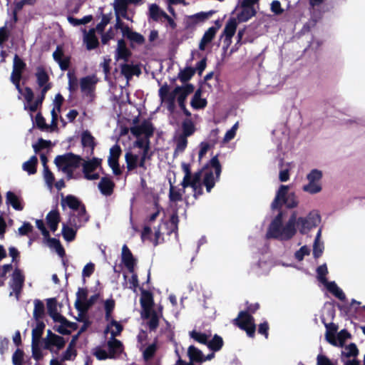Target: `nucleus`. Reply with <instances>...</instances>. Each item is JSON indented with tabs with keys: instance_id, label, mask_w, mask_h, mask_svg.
<instances>
[{
	"instance_id": "49530a36",
	"label": "nucleus",
	"mask_w": 365,
	"mask_h": 365,
	"mask_svg": "<svg viewBox=\"0 0 365 365\" xmlns=\"http://www.w3.org/2000/svg\"><path fill=\"white\" fill-rule=\"evenodd\" d=\"M141 306L143 307V313L154 310L153 307V299L150 294H143L140 299Z\"/></svg>"
},
{
	"instance_id": "e433bc0d",
	"label": "nucleus",
	"mask_w": 365,
	"mask_h": 365,
	"mask_svg": "<svg viewBox=\"0 0 365 365\" xmlns=\"http://www.w3.org/2000/svg\"><path fill=\"white\" fill-rule=\"evenodd\" d=\"M327 331L325 333L326 340L331 345H336L337 340L336 339V333L338 327L336 324L331 323L326 324Z\"/></svg>"
},
{
	"instance_id": "c03bdc74",
	"label": "nucleus",
	"mask_w": 365,
	"mask_h": 365,
	"mask_svg": "<svg viewBox=\"0 0 365 365\" xmlns=\"http://www.w3.org/2000/svg\"><path fill=\"white\" fill-rule=\"evenodd\" d=\"M359 350L355 344L351 343L347 346H343V350L341 351L342 357H355L358 355Z\"/></svg>"
},
{
	"instance_id": "6ab92c4d",
	"label": "nucleus",
	"mask_w": 365,
	"mask_h": 365,
	"mask_svg": "<svg viewBox=\"0 0 365 365\" xmlns=\"http://www.w3.org/2000/svg\"><path fill=\"white\" fill-rule=\"evenodd\" d=\"M44 340L46 349L50 351L53 350V347H56L58 350H60L66 344V341L63 337L53 334L51 330H48L47 336Z\"/></svg>"
},
{
	"instance_id": "473e14b6",
	"label": "nucleus",
	"mask_w": 365,
	"mask_h": 365,
	"mask_svg": "<svg viewBox=\"0 0 365 365\" xmlns=\"http://www.w3.org/2000/svg\"><path fill=\"white\" fill-rule=\"evenodd\" d=\"M322 284L330 293H331L339 299L341 301L345 299L346 296L344 292L337 286L335 282H329L328 280H327L326 282H323Z\"/></svg>"
},
{
	"instance_id": "6e6552de",
	"label": "nucleus",
	"mask_w": 365,
	"mask_h": 365,
	"mask_svg": "<svg viewBox=\"0 0 365 365\" xmlns=\"http://www.w3.org/2000/svg\"><path fill=\"white\" fill-rule=\"evenodd\" d=\"M320 221L321 217L317 211H312L307 216L299 217L296 213L295 227L301 234H307L317 227Z\"/></svg>"
},
{
	"instance_id": "37998d69",
	"label": "nucleus",
	"mask_w": 365,
	"mask_h": 365,
	"mask_svg": "<svg viewBox=\"0 0 365 365\" xmlns=\"http://www.w3.org/2000/svg\"><path fill=\"white\" fill-rule=\"evenodd\" d=\"M187 353L192 361H204V356L202 351L194 346H189Z\"/></svg>"
},
{
	"instance_id": "2f4dec72",
	"label": "nucleus",
	"mask_w": 365,
	"mask_h": 365,
	"mask_svg": "<svg viewBox=\"0 0 365 365\" xmlns=\"http://www.w3.org/2000/svg\"><path fill=\"white\" fill-rule=\"evenodd\" d=\"M322 284L330 293H331L339 299L341 301L345 299L346 296L344 292L337 286L335 282H329L328 280H327L326 282H323Z\"/></svg>"
},
{
	"instance_id": "412c9836",
	"label": "nucleus",
	"mask_w": 365,
	"mask_h": 365,
	"mask_svg": "<svg viewBox=\"0 0 365 365\" xmlns=\"http://www.w3.org/2000/svg\"><path fill=\"white\" fill-rule=\"evenodd\" d=\"M53 321L56 323L53 327V329L61 334H69L72 331L77 329L76 323L68 322L63 316L61 319H57Z\"/></svg>"
},
{
	"instance_id": "f8f14e48",
	"label": "nucleus",
	"mask_w": 365,
	"mask_h": 365,
	"mask_svg": "<svg viewBox=\"0 0 365 365\" xmlns=\"http://www.w3.org/2000/svg\"><path fill=\"white\" fill-rule=\"evenodd\" d=\"M237 324L246 331L249 336H253L255 331V324L253 317L246 312H241L235 319Z\"/></svg>"
},
{
	"instance_id": "72a5a7b5",
	"label": "nucleus",
	"mask_w": 365,
	"mask_h": 365,
	"mask_svg": "<svg viewBox=\"0 0 365 365\" xmlns=\"http://www.w3.org/2000/svg\"><path fill=\"white\" fill-rule=\"evenodd\" d=\"M108 349L110 358H114L122 352L123 344L116 339H109L108 341Z\"/></svg>"
},
{
	"instance_id": "09e8293b",
	"label": "nucleus",
	"mask_w": 365,
	"mask_h": 365,
	"mask_svg": "<svg viewBox=\"0 0 365 365\" xmlns=\"http://www.w3.org/2000/svg\"><path fill=\"white\" fill-rule=\"evenodd\" d=\"M37 164V158L34 155L31 158L23 164V169L28 172L29 174H34L36 173V165Z\"/></svg>"
},
{
	"instance_id": "5701e85b",
	"label": "nucleus",
	"mask_w": 365,
	"mask_h": 365,
	"mask_svg": "<svg viewBox=\"0 0 365 365\" xmlns=\"http://www.w3.org/2000/svg\"><path fill=\"white\" fill-rule=\"evenodd\" d=\"M255 13L256 11L253 6L245 4L244 3L241 2V5L239 7V12L237 14V21H247L255 15Z\"/></svg>"
},
{
	"instance_id": "de8ad7c7",
	"label": "nucleus",
	"mask_w": 365,
	"mask_h": 365,
	"mask_svg": "<svg viewBox=\"0 0 365 365\" xmlns=\"http://www.w3.org/2000/svg\"><path fill=\"white\" fill-rule=\"evenodd\" d=\"M44 324L38 322L36 327L32 330V344H39L40 339L43 334Z\"/></svg>"
},
{
	"instance_id": "69168bd1",
	"label": "nucleus",
	"mask_w": 365,
	"mask_h": 365,
	"mask_svg": "<svg viewBox=\"0 0 365 365\" xmlns=\"http://www.w3.org/2000/svg\"><path fill=\"white\" fill-rule=\"evenodd\" d=\"M95 264L92 262L87 263L83 268L82 277L83 279L88 278L94 272Z\"/></svg>"
},
{
	"instance_id": "58836bf2",
	"label": "nucleus",
	"mask_w": 365,
	"mask_h": 365,
	"mask_svg": "<svg viewBox=\"0 0 365 365\" xmlns=\"http://www.w3.org/2000/svg\"><path fill=\"white\" fill-rule=\"evenodd\" d=\"M60 221L59 213L56 210H51L46 216V222L52 232H55L58 228Z\"/></svg>"
},
{
	"instance_id": "864d4df0",
	"label": "nucleus",
	"mask_w": 365,
	"mask_h": 365,
	"mask_svg": "<svg viewBox=\"0 0 365 365\" xmlns=\"http://www.w3.org/2000/svg\"><path fill=\"white\" fill-rule=\"evenodd\" d=\"M45 239L46 240L47 245L54 249L58 255H61L63 252V249L58 240L51 238L49 236Z\"/></svg>"
},
{
	"instance_id": "bf43d9fd",
	"label": "nucleus",
	"mask_w": 365,
	"mask_h": 365,
	"mask_svg": "<svg viewBox=\"0 0 365 365\" xmlns=\"http://www.w3.org/2000/svg\"><path fill=\"white\" fill-rule=\"evenodd\" d=\"M223 344L222 339L217 335L207 342L208 347L213 351H218L221 349Z\"/></svg>"
},
{
	"instance_id": "1a4fd4ad",
	"label": "nucleus",
	"mask_w": 365,
	"mask_h": 365,
	"mask_svg": "<svg viewBox=\"0 0 365 365\" xmlns=\"http://www.w3.org/2000/svg\"><path fill=\"white\" fill-rule=\"evenodd\" d=\"M101 160L99 158H93L92 160L84 161L83 160V173L84 178L88 180H94L99 178V170Z\"/></svg>"
},
{
	"instance_id": "20e7f679",
	"label": "nucleus",
	"mask_w": 365,
	"mask_h": 365,
	"mask_svg": "<svg viewBox=\"0 0 365 365\" xmlns=\"http://www.w3.org/2000/svg\"><path fill=\"white\" fill-rule=\"evenodd\" d=\"M134 147L140 148V151L138 153L128 151L125 153L127 168L130 170L136 168L138 166L145 169V159L149 158V141L146 139H138L134 143Z\"/></svg>"
},
{
	"instance_id": "a19ab883",
	"label": "nucleus",
	"mask_w": 365,
	"mask_h": 365,
	"mask_svg": "<svg viewBox=\"0 0 365 365\" xmlns=\"http://www.w3.org/2000/svg\"><path fill=\"white\" fill-rule=\"evenodd\" d=\"M130 55V51L126 48L125 43L123 40H119L118 41V46L116 48V57L118 59L127 60Z\"/></svg>"
},
{
	"instance_id": "4be33fe9",
	"label": "nucleus",
	"mask_w": 365,
	"mask_h": 365,
	"mask_svg": "<svg viewBox=\"0 0 365 365\" xmlns=\"http://www.w3.org/2000/svg\"><path fill=\"white\" fill-rule=\"evenodd\" d=\"M210 14L211 12H200L193 15L186 16L183 19L184 24L187 29L193 28L208 19Z\"/></svg>"
},
{
	"instance_id": "aec40b11",
	"label": "nucleus",
	"mask_w": 365,
	"mask_h": 365,
	"mask_svg": "<svg viewBox=\"0 0 365 365\" xmlns=\"http://www.w3.org/2000/svg\"><path fill=\"white\" fill-rule=\"evenodd\" d=\"M159 96L162 102L166 103L168 110L172 111L175 107V98H177L175 88L170 92L167 86H162L159 90Z\"/></svg>"
},
{
	"instance_id": "c756f323",
	"label": "nucleus",
	"mask_w": 365,
	"mask_h": 365,
	"mask_svg": "<svg viewBox=\"0 0 365 365\" xmlns=\"http://www.w3.org/2000/svg\"><path fill=\"white\" fill-rule=\"evenodd\" d=\"M123 330L122 325L115 321L114 319H110L109 323L108 324L106 329L105 330V334H110V337L109 339H115V337L120 334Z\"/></svg>"
},
{
	"instance_id": "c9c22d12",
	"label": "nucleus",
	"mask_w": 365,
	"mask_h": 365,
	"mask_svg": "<svg viewBox=\"0 0 365 365\" xmlns=\"http://www.w3.org/2000/svg\"><path fill=\"white\" fill-rule=\"evenodd\" d=\"M128 0H115L113 3V7L117 16V21H120L119 19V16L125 17L127 13L128 8Z\"/></svg>"
},
{
	"instance_id": "3c124183",
	"label": "nucleus",
	"mask_w": 365,
	"mask_h": 365,
	"mask_svg": "<svg viewBox=\"0 0 365 365\" xmlns=\"http://www.w3.org/2000/svg\"><path fill=\"white\" fill-rule=\"evenodd\" d=\"M44 313V304L40 300L34 301V317L38 320L41 319Z\"/></svg>"
},
{
	"instance_id": "9b49d317",
	"label": "nucleus",
	"mask_w": 365,
	"mask_h": 365,
	"mask_svg": "<svg viewBox=\"0 0 365 365\" xmlns=\"http://www.w3.org/2000/svg\"><path fill=\"white\" fill-rule=\"evenodd\" d=\"M24 282V275L22 271L18 268L15 269L9 282V287L12 290L10 292L9 295H14L16 299H18L21 292Z\"/></svg>"
},
{
	"instance_id": "4c0bfd02",
	"label": "nucleus",
	"mask_w": 365,
	"mask_h": 365,
	"mask_svg": "<svg viewBox=\"0 0 365 365\" xmlns=\"http://www.w3.org/2000/svg\"><path fill=\"white\" fill-rule=\"evenodd\" d=\"M113 182L108 178H103L98 184V188L104 195H111L113 190Z\"/></svg>"
},
{
	"instance_id": "a18cd8bd",
	"label": "nucleus",
	"mask_w": 365,
	"mask_h": 365,
	"mask_svg": "<svg viewBox=\"0 0 365 365\" xmlns=\"http://www.w3.org/2000/svg\"><path fill=\"white\" fill-rule=\"evenodd\" d=\"M206 104L205 99L201 98V91L197 90L192 99V106L195 109H200L205 107Z\"/></svg>"
},
{
	"instance_id": "7c9ffc66",
	"label": "nucleus",
	"mask_w": 365,
	"mask_h": 365,
	"mask_svg": "<svg viewBox=\"0 0 365 365\" xmlns=\"http://www.w3.org/2000/svg\"><path fill=\"white\" fill-rule=\"evenodd\" d=\"M6 203L7 205H10L16 210L21 211L24 209V206L19 197L11 191L6 192Z\"/></svg>"
},
{
	"instance_id": "5fc2aeb1",
	"label": "nucleus",
	"mask_w": 365,
	"mask_h": 365,
	"mask_svg": "<svg viewBox=\"0 0 365 365\" xmlns=\"http://www.w3.org/2000/svg\"><path fill=\"white\" fill-rule=\"evenodd\" d=\"M182 135L186 137H188L194 133L195 129L194 123L192 122V120L187 119L182 123Z\"/></svg>"
},
{
	"instance_id": "423d86ee",
	"label": "nucleus",
	"mask_w": 365,
	"mask_h": 365,
	"mask_svg": "<svg viewBox=\"0 0 365 365\" xmlns=\"http://www.w3.org/2000/svg\"><path fill=\"white\" fill-rule=\"evenodd\" d=\"M290 185H281L277 192L272 207L277 208L282 205H284L287 208L292 209L297 207L299 200L294 192H289Z\"/></svg>"
},
{
	"instance_id": "0eeeda50",
	"label": "nucleus",
	"mask_w": 365,
	"mask_h": 365,
	"mask_svg": "<svg viewBox=\"0 0 365 365\" xmlns=\"http://www.w3.org/2000/svg\"><path fill=\"white\" fill-rule=\"evenodd\" d=\"M323 172L319 169L311 170L306 175L307 183L302 186V190L310 195L319 193L322 190Z\"/></svg>"
},
{
	"instance_id": "f3484780",
	"label": "nucleus",
	"mask_w": 365,
	"mask_h": 365,
	"mask_svg": "<svg viewBox=\"0 0 365 365\" xmlns=\"http://www.w3.org/2000/svg\"><path fill=\"white\" fill-rule=\"evenodd\" d=\"M194 91V86L192 84H186L184 86H178L175 88V93L179 106L184 110L186 115H190V113L185 109V101L187 96Z\"/></svg>"
},
{
	"instance_id": "338daca9",
	"label": "nucleus",
	"mask_w": 365,
	"mask_h": 365,
	"mask_svg": "<svg viewBox=\"0 0 365 365\" xmlns=\"http://www.w3.org/2000/svg\"><path fill=\"white\" fill-rule=\"evenodd\" d=\"M68 78V89L71 92L75 91L78 88V81L73 73L69 72L67 73Z\"/></svg>"
},
{
	"instance_id": "a878e982",
	"label": "nucleus",
	"mask_w": 365,
	"mask_h": 365,
	"mask_svg": "<svg viewBox=\"0 0 365 365\" xmlns=\"http://www.w3.org/2000/svg\"><path fill=\"white\" fill-rule=\"evenodd\" d=\"M37 82L39 87L42 88V96H43L47 91L50 88L48 84V76L42 68H38L36 73Z\"/></svg>"
},
{
	"instance_id": "ddd939ff",
	"label": "nucleus",
	"mask_w": 365,
	"mask_h": 365,
	"mask_svg": "<svg viewBox=\"0 0 365 365\" xmlns=\"http://www.w3.org/2000/svg\"><path fill=\"white\" fill-rule=\"evenodd\" d=\"M237 27V21L235 18H232L228 20L224 28L223 33L221 38H223V50L225 53L227 52V48L232 43V38L236 32Z\"/></svg>"
},
{
	"instance_id": "f03ea898",
	"label": "nucleus",
	"mask_w": 365,
	"mask_h": 365,
	"mask_svg": "<svg viewBox=\"0 0 365 365\" xmlns=\"http://www.w3.org/2000/svg\"><path fill=\"white\" fill-rule=\"evenodd\" d=\"M170 205L168 211L171 213L169 216H165L162 223L158 227L155 228V235L157 242L161 237L165 235H169L176 230L178 227V218L176 213V206L178 202L182 201L180 192L174 187L171 186L170 189Z\"/></svg>"
},
{
	"instance_id": "a211bd4d",
	"label": "nucleus",
	"mask_w": 365,
	"mask_h": 365,
	"mask_svg": "<svg viewBox=\"0 0 365 365\" xmlns=\"http://www.w3.org/2000/svg\"><path fill=\"white\" fill-rule=\"evenodd\" d=\"M97 82L98 78L96 76H88L82 78L80 80V88L83 94L91 97Z\"/></svg>"
},
{
	"instance_id": "774afa93",
	"label": "nucleus",
	"mask_w": 365,
	"mask_h": 365,
	"mask_svg": "<svg viewBox=\"0 0 365 365\" xmlns=\"http://www.w3.org/2000/svg\"><path fill=\"white\" fill-rule=\"evenodd\" d=\"M24 361V352L20 350L17 349L12 356V361L14 365H22Z\"/></svg>"
},
{
	"instance_id": "e2e57ef3",
	"label": "nucleus",
	"mask_w": 365,
	"mask_h": 365,
	"mask_svg": "<svg viewBox=\"0 0 365 365\" xmlns=\"http://www.w3.org/2000/svg\"><path fill=\"white\" fill-rule=\"evenodd\" d=\"M317 279L322 284L323 282H326L327 279L326 278V275L328 273V269L327 265L322 264L319 266L317 269Z\"/></svg>"
},
{
	"instance_id": "dca6fc26",
	"label": "nucleus",
	"mask_w": 365,
	"mask_h": 365,
	"mask_svg": "<svg viewBox=\"0 0 365 365\" xmlns=\"http://www.w3.org/2000/svg\"><path fill=\"white\" fill-rule=\"evenodd\" d=\"M115 28L121 31L123 36L127 37L131 42L138 44H142L145 42V38L140 34L132 31L128 26L125 25L121 21L115 24Z\"/></svg>"
},
{
	"instance_id": "79ce46f5",
	"label": "nucleus",
	"mask_w": 365,
	"mask_h": 365,
	"mask_svg": "<svg viewBox=\"0 0 365 365\" xmlns=\"http://www.w3.org/2000/svg\"><path fill=\"white\" fill-rule=\"evenodd\" d=\"M291 168L292 165L290 163H281L279 173V180L280 182H284L289 180Z\"/></svg>"
},
{
	"instance_id": "ea45409f",
	"label": "nucleus",
	"mask_w": 365,
	"mask_h": 365,
	"mask_svg": "<svg viewBox=\"0 0 365 365\" xmlns=\"http://www.w3.org/2000/svg\"><path fill=\"white\" fill-rule=\"evenodd\" d=\"M47 309L49 316L53 319H61L62 315L58 312V306L54 299H49L47 302Z\"/></svg>"
},
{
	"instance_id": "39448f33",
	"label": "nucleus",
	"mask_w": 365,
	"mask_h": 365,
	"mask_svg": "<svg viewBox=\"0 0 365 365\" xmlns=\"http://www.w3.org/2000/svg\"><path fill=\"white\" fill-rule=\"evenodd\" d=\"M83 162V159L79 156L68 153L62 155H58L54 163L58 169L66 175L68 179L73 178V171L78 168Z\"/></svg>"
},
{
	"instance_id": "f704fd0d",
	"label": "nucleus",
	"mask_w": 365,
	"mask_h": 365,
	"mask_svg": "<svg viewBox=\"0 0 365 365\" xmlns=\"http://www.w3.org/2000/svg\"><path fill=\"white\" fill-rule=\"evenodd\" d=\"M148 16L155 21H162L166 13L156 4H151L148 6Z\"/></svg>"
},
{
	"instance_id": "2eb2a0df",
	"label": "nucleus",
	"mask_w": 365,
	"mask_h": 365,
	"mask_svg": "<svg viewBox=\"0 0 365 365\" xmlns=\"http://www.w3.org/2000/svg\"><path fill=\"white\" fill-rule=\"evenodd\" d=\"M61 204L63 206L67 205L73 210H78L81 222H86L88 217L86 216V210L83 205L77 197L73 195H68L62 199Z\"/></svg>"
},
{
	"instance_id": "4468645a",
	"label": "nucleus",
	"mask_w": 365,
	"mask_h": 365,
	"mask_svg": "<svg viewBox=\"0 0 365 365\" xmlns=\"http://www.w3.org/2000/svg\"><path fill=\"white\" fill-rule=\"evenodd\" d=\"M131 133L138 139H146L149 141V138L153 133V128L150 122L145 120L140 124L135 125L130 128Z\"/></svg>"
},
{
	"instance_id": "cd10ccee",
	"label": "nucleus",
	"mask_w": 365,
	"mask_h": 365,
	"mask_svg": "<svg viewBox=\"0 0 365 365\" xmlns=\"http://www.w3.org/2000/svg\"><path fill=\"white\" fill-rule=\"evenodd\" d=\"M122 261L129 270L130 272H133L135 266V259L130 252V250L126 245L122 247Z\"/></svg>"
},
{
	"instance_id": "13d9d810",
	"label": "nucleus",
	"mask_w": 365,
	"mask_h": 365,
	"mask_svg": "<svg viewBox=\"0 0 365 365\" xmlns=\"http://www.w3.org/2000/svg\"><path fill=\"white\" fill-rule=\"evenodd\" d=\"M195 73V70L190 67L185 68L178 74V78L182 82L189 81Z\"/></svg>"
},
{
	"instance_id": "4d7b16f0",
	"label": "nucleus",
	"mask_w": 365,
	"mask_h": 365,
	"mask_svg": "<svg viewBox=\"0 0 365 365\" xmlns=\"http://www.w3.org/2000/svg\"><path fill=\"white\" fill-rule=\"evenodd\" d=\"M92 19H93V16L91 15L86 16L83 18L80 19L73 18L72 16L68 17V22L74 26H78L81 24H86L89 23Z\"/></svg>"
},
{
	"instance_id": "393cba45",
	"label": "nucleus",
	"mask_w": 365,
	"mask_h": 365,
	"mask_svg": "<svg viewBox=\"0 0 365 365\" xmlns=\"http://www.w3.org/2000/svg\"><path fill=\"white\" fill-rule=\"evenodd\" d=\"M83 43L88 50H91L98 46V39L96 36V29H92L88 31L83 30Z\"/></svg>"
},
{
	"instance_id": "603ef678",
	"label": "nucleus",
	"mask_w": 365,
	"mask_h": 365,
	"mask_svg": "<svg viewBox=\"0 0 365 365\" xmlns=\"http://www.w3.org/2000/svg\"><path fill=\"white\" fill-rule=\"evenodd\" d=\"M81 142L84 147H88L91 149L94 147V139L91 133L88 131H84L81 135Z\"/></svg>"
},
{
	"instance_id": "bb28decb",
	"label": "nucleus",
	"mask_w": 365,
	"mask_h": 365,
	"mask_svg": "<svg viewBox=\"0 0 365 365\" xmlns=\"http://www.w3.org/2000/svg\"><path fill=\"white\" fill-rule=\"evenodd\" d=\"M121 73L126 78L128 83L133 76H139L141 71L138 65L125 63L121 66Z\"/></svg>"
},
{
	"instance_id": "f257e3e1",
	"label": "nucleus",
	"mask_w": 365,
	"mask_h": 365,
	"mask_svg": "<svg viewBox=\"0 0 365 365\" xmlns=\"http://www.w3.org/2000/svg\"><path fill=\"white\" fill-rule=\"evenodd\" d=\"M182 168L185 173L182 186L183 188L191 187L195 197L202 193V185L208 192H210L221 173V165L217 156L210 160L203 172L191 174L189 165L185 163L182 165Z\"/></svg>"
},
{
	"instance_id": "7ed1b4c3",
	"label": "nucleus",
	"mask_w": 365,
	"mask_h": 365,
	"mask_svg": "<svg viewBox=\"0 0 365 365\" xmlns=\"http://www.w3.org/2000/svg\"><path fill=\"white\" fill-rule=\"evenodd\" d=\"M295 221L296 211L292 213L286 222H284L282 220V213H278L269 225L267 237L282 241L292 239L297 233Z\"/></svg>"
},
{
	"instance_id": "6e6d98bb",
	"label": "nucleus",
	"mask_w": 365,
	"mask_h": 365,
	"mask_svg": "<svg viewBox=\"0 0 365 365\" xmlns=\"http://www.w3.org/2000/svg\"><path fill=\"white\" fill-rule=\"evenodd\" d=\"M76 231L74 229L69 227L66 225H63L62 235L66 241L71 242L76 237Z\"/></svg>"
},
{
	"instance_id": "052dcab7",
	"label": "nucleus",
	"mask_w": 365,
	"mask_h": 365,
	"mask_svg": "<svg viewBox=\"0 0 365 365\" xmlns=\"http://www.w3.org/2000/svg\"><path fill=\"white\" fill-rule=\"evenodd\" d=\"M190 336L195 341L203 344H207L208 339L210 337V336L206 334H203L196 331H192L190 333Z\"/></svg>"
},
{
	"instance_id": "0e129e2a",
	"label": "nucleus",
	"mask_w": 365,
	"mask_h": 365,
	"mask_svg": "<svg viewBox=\"0 0 365 365\" xmlns=\"http://www.w3.org/2000/svg\"><path fill=\"white\" fill-rule=\"evenodd\" d=\"M37 0H21L14 3V12H17L25 6H34Z\"/></svg>"
},
{
	"instance_id": "680f3d73",
	"label": "nucleus",
	"mask_w": 365,
	"mask_h": 365,
	"mask_svg": "<svg viewBox=\"0 0 365 365\" xmlns=\"http://www.w3.org/2000/svg\"><path fill=\"white\" fill-rule=\"evenodd\" d=\"M43 178L49 190H51L54 181V176L48 170V167H45V169H43Z\"/></svg>"
},
{
	"instance_id": "b1692460",
	"label": "nucleus",
	"mask_w": 365,
	"mask_h": 365,
	"mask_svg": "<svg viewBox=\"0 0 365 365\" xmlns=\"http://www.w3.org/2000/svg\"><path fill=\"white\" fill-rule=\"evenodd\" d=\"M144 317L147 319V324L150 330H155L158 326L160 318L162 317L161 309L158 311L152 310L143 313Z\"/></svg>"
},
{
	"instance_id": "8fccbe9b",
	"label": "nucleus",
	"mask_w": 365,
	"mask_h": 365,
	"mask_svg": "<svg viewBox=\"0 0 365 365\" xmlns=\"http://www.w3.org/2000/svg\"><path fill=\"white\" fill-rule=\"evenodd\" d=\"M351 337L350 334L345 329L341 330L336 335L337 344L334 346L343 347L345 341Z\"/></svg>"
},
{
	"instance_id": "c85d7f7f",
	"label": "nucleus",
	"mask_w": 365,
	"mask_h": 365,
	"mask_svg": "<svg viewBox=\"0 0 365 365\" xmlns=\"http://www.w3.org/2000/svg\"><path fill=\"white\" fill-rule=\"evenodd\" d=\"M217 30V27L212 26L205 32L199 44L200 50L204 51L207 45L209 44L215 38Z\"/></svg>"
},
{
	"instance_id": "9d476101",
	"label": "nucleus",
	"mask_w": 365,
	"mask_h": 365,
	"mask_svg": "<svg viewBox=\"0 0 365 365\" xmlns=\"http://www.w3.org/2000/svg\"><path fill=\"white\" fill-rule=\"evenodd\" d=\"M26 68V63L17 55H15L13 62V70L10 77L11 81L15 85L19 92H21L20 81L21 75Z\"/></svg>"
}]
</instances>
